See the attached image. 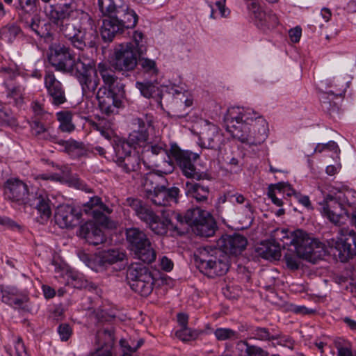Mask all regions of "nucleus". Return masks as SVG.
I'll list each match as a JSON object with an SVG mask.
<instances>
[{
	"instance_id": "obj_51",
	"label": "nucleus",
	"mask_w": 356,
	"mask_h": 356,
	"mask_svg": "<svg viewBox=\"0 0 356 356\" xmlns=\"http://www.w3.org/2000/svg\"><path fill=\"white\" fill-rule=\"evenodd\" d=\"M229 200L232 203H237L238 204H245V209L248 211H251V204L249 200H247L245 197L238 193L231 194L228 193Z\"/></svg>"
},
{
	"instance_id": "obj_8",
	"label": "nucleus",
	"mask_w": 356,
	"mask_h": 356,
	"mask_svg": "<svg viewBox=\"0 0 356 356\" xmlns=\"http://www.w3.org/2000/svg\"><path fill=\"white\" fill-rule=\"evenodd\" d=\"M195 262L200 272L211 277L225 274L229 267L228 255L216 248L201 250Z\"/></svg>"
},
{
	"instance_id": "obj_9",
	"label": "nucleus",
	"mask_w": 356,
	"mask_h": 356,
	"mask_svg": "<svg viewBox=\"0 0 356 356\" xmlns=\"http://www.w3.org/2000/svg\"><path fill=\"white\" fill-rule=\"evenodd\" d=\"M155 172H149L143 179V188L146 195L153 204L157 206L167 207L177 202L179 190L177 187L166 188L164 186L156 184L159 179Z\"/></svg>"
},
{
	"instance_id": "obj_64",
	"label": "nucleus",
	"mask_w": 356,
	"mask_h": 356,
	"mask_svg": "<svg viewBox=\"0 0 356 356\" xmlns=\"http://www.w3.org/2000/svg\"><path fill=\"white\" fill-rule=\"evenodd\" d=\"M31 130L33 134L40 136L46 131V128L42 123L35 121L31 124Z\"/></svg>"
},
{
	"instance_id": "obj_21",
	"label": "nucleus",
	"mask_w": 356,
	"mask_h": 356,
	"mask_svg": "<svg viewBox=\"0 0 356 356\" xmlns=\"http://www.w3.org/2000/svg\"><path fill=\"white\" fill-rule=\"evenodd\" d=\"M247 244L246 238L240 234L223 236L218 241V248L227 255L241 254L245 249Z\"/></svg>"
},
{
	"instance_id": "obj_28",
	"label": "nucleus",
	"mask_w": 356,
	"mask_h": 356,
	"mask_svg": "<svg viewBox=\"0 0 356 356\" xmlns=\"http://www.w3.org/2000/svg\"><path fill=\"white\" fill-rule=\"evenodd\" d=\"M98 70L105 84L104 88L107 86L108 89H124L125 85L118 82V78L114 76L111 70L107 68L105 63H99L98 64Z\"/></svg>"
},
{
	"instance_id": "obj_44",
	"label": "nucleus",
	"mask_w": 356,
	"mask_h": 356,
	"mask_svg": "<svg viewBox=\"0 0 356 356\" xmlns=\"http://www.w3.org/2000/svg\"><path fill=\"white\" fill-rule=\"evenodd\" d=\"M96 129L99 131L101 135L107 140H110L114 135L112 129V123L105 120H100L95 124Z\"/></svg>"
},
{
	"instance_id": "obj_38",
	"label": "nucleus",
	"mask_w": 356,
	"mask_h": 356,
	"mask_svg": "<svg viewBox=\"0 0 356 356\" xmlns=\"http://www.w3.org/2000/svg\"><path fill=\"white\" fill-rule=\"evenodd\" d=\"M16 10L19 16L31 15L36 10L37 0H17Z\"/></svg>"
},
{
	"instance_id": "obj_14",
	"label": "nucleus",
	"mask_w": 356,
	"mask_h": 356,
	"mask_svg": "<svg viewBox=\"0 0 356 356\" xmlns=\"http://www.w3.org/2000/svg\"><path fill=\"white\" fill-rule=\"evenodd\" d=\"M138 56L131 42L121 44L115 49L111 65L118 71H131L137 65Z\"/></svg>"
},
{
	"instance_id": "obj_33",
	"label": "nucleus",
	"mask_w": 356,
	"mask_h": 356,
	"mask_svg": "<svg viewBox=\"0 0 356 356\" xmlns=\"http://www.w3.org/2000/svg\"><path fill=\"white\" fill-rule=\"evenodd\" d=\"M114 149L116 154L117 159H122L124 156L129 155L134 152V145L128 139L127 140L122 139H118L114 145Z\"/></svg>"
},
{
	"instance_id": "obj_10",
	"label": "nucleus",
	"mask_w": 356,
	"mask_h": 356,
	"mask_svg": "<svg viewBox=\"0 0 356 356\" xmlns=\"http://www.w3.org/2000/svg\"><path fill=\"white\" fill-rule=\"evenodd\" d=\"M126 236L131 250L138 259L147 264L155 260V250L145 232L138 228H129L126 230Z\"/></svg>"
},
{
	"instance_id": "obj_22",
	"label": "nucleus",
	"mask_w": 356,
	"mask_h": 356,
	"mask_svg": "<svg viewBox=\"0 0 356 356\" xmlns=\"http://www.w3.org/2000/svg\"><path fill=\"white\" fill-rule=\"evenodd\" d=\"M100 211H105L107 213H111V210L108 207L103 204L100 198L97 196L91 197L84 205V211L91 213L94 219H96L98 222L109 227H116V223L111 221L108 218L102 214Z\"/></svg>"
},
{
	"instance_id": "obj_12",
	"label": "nucleus",
	"mask_w": 356,
	"mask_h": 356,
	"mask_svg": "<svg viewBox=\"0 0 356 356\" xmlns=\"http://www.w3.org/2000/svg\"><path fill=\"white\" fill-rule=\"evenodd\" d=\"M127 279L132 290L141 296H148L153 289L154 278L143 265L131 264L127 269Z\"/></svg>"
},
{
	"instance_id": "obj_59",
	"label": "nucleus",
	"mask_w": 356,
	"mask_h": 356,
	"mask_svg": "<svg viewBox=\"0 0 356 356\" xmlns=\"http://www.w3.org/2000/svg\"><path fill=\"white\" fill-rule=\"evenodd\" d=\"M159 265L161 268L166 272L171 271L174 267L172 261L166 256H163L159 259Z\"/></svg>"
},
{
	"instance_id": "obj_7",
	"label": "nucleus",
	"mask_w": 356,
	"mask_h": 356,
	"mask_svg": "<svg viewBox=\"0 0 356 356\" xmlns=\"http://www.w3.org/2000/svg\"><path fill=\"white\" fill-rule=\"evenodd\" d=\"M129 204L134 209L137 216L145 222L149 228L156 234H165L168 229H175L173 224L175 219L181 224L184 223L183 216L171 210H163L161 216L156 215L154 211L142 204L140 200L133 199L129 200Z\"/></svg>"
},
{
	"instance_id": "obj_45",
	"label": "nucleus",
	"mask_w": 356,
	"mask_h": 356,
	"mask_svg": "<svg viewBox=\"0 0 356 356\" xmlns=\"http://www.w3.org/2000/svg\"><path fill=\"white\" fill-rule=\"evenodd\" d=\"M29 300L27 295L20 292L19 291L17 293V296L13 299H10L6 297L4 299V303L10 305L15 308H20Z\"/></svg>"
},
{
	"instance_id": "obj_5",
	"label": "nucleus",
	"mask_w": 356,
	"mask_h": 356,
	"mask_svg": "<svg viewBox=\"0 0 356 356\" xmlns=\"http://www.w3.org/2000/svg\"><path fill=\"white\" fill-rule=\"evenodd\" d=\"M324 199L319 202L322 216L334 225H339L343 210L356 207V191L343 184L324 185L319 188Z\"/></svg>"
},
{
	"instance_id": "obj_36",
	"label": "nucleus",
	"mask_w": 356,
	"mask_h": 356,
	"mask_svg": "<svg viewBox=\"0 0 356 356\" xmlns=\"http://www.w3.org/2000/svg\"><path fill=\"white\" fill-rule=\"evenodd\" d=\"M19 26L16 24H8L0 29V40L12 43L20 33Z\"/></svg>"
},
{
	"instance_id": "obj_62",
	"label": "nucleus",
	"mask_w": 356,
	"mask_h": 356,
	"mask_svg": "<svg viewBox=\"0 0 356 356\" xmlns=\"http://www.w3.org/2000/svg\"><path fill=\"white\" fill-rule=\"evenodd\" d=\"M145 149H147V152L150 151L151 153L154 155H158L165 152L164 145L163 143L150 145L148 143Z\"/></svg>"
},
{
	"instance_id": "obj_17",
	"label": "nucleus",
	"mask_w": 356,
	"mask_h": 356,
	"mask_svg": "<svg viewBox=\"0 0 356 356\" xmlns=\"http://www.w3.org/2000/svg\"><path fill=\"white\" fill-rule=\"evenodd\" d=\"M81 213L70 204H60L55 211L54 221L62 229H72L80 223Z\"/></svg>"
},
{
	"instance_id": "obj_24",
	"label": "nucleus",
	"mask_w": 356,
	"mask_h": 356,
	"mask_svg": "<svg viewBox=\"0 0 356 356\" xmlns=\"http://www.w3.org/2000/svg\"><path fill=\"white\" fill-rule=\"evenodd\" d=\"M51 200L44 192L36 193L33 195V204L38 213L37 220L40 224H45L51 216Z\"/></svg>"
},
{
	"instance_id": "obj_32",
	"label": "nucleus",
	"mask_w": 356,
	"mask_h": 356,
	"mask_svg": "<svg viewBox=\"0 0 356 356\" xmlns=\"http://www.w3.org/2000/svg\"><path fill=\"white\" fill-rule=\"evenodd\" d=\"M260 16L257 22V26L263 31L270 30L275 28L278 24V17L275 14L264 12H259Z\"/></svg>"
},
{
	"instance_id": "obj_19",
	"label": "nucleus",
	"mask_w": 356,
	"mask_h": 356,
	"mask_svg": "<svg viewBox=\"0 0 356 356\" xmlns=\"http://www.w3.org/2000/svg\"><path fill=\"white\" fill-rule=\"evenodd\" d=\"M99 226L108 229H113L98 222L96 219L95 221H88L81 225L79 229V236L83 238L87 243L93 245H97L103 243L105 240V236Z\"/></svg>"
},
{
	"instance_id": "obj_47",
	"label": "nucleus",
	"mask_w": 356,
	"mask_h": 356,
	"mask_svg": "<svg viewBox=\"0 0 356 356\" xmlns=\"http://www.w3.org/2000/svg\"><path fill=\"white\" fill-rule=\"evenodd\" d=\"M207 1L211 8L210 17L211 18H215L214 14L216 10L215 9L214 6L216 7V9L219 10L222 17H226L227 15L226 13L227 10L225 7V0H207Z\"/></svg>"
},
{
	"instance_id": "obj_31",
	"label": "nucleus",
	"mask_w": 356,
	"mask_h": 356,
	"mask_svg": "<svg viewBox=\"0 0 356 356\" xmlns=\"http://www.w3.org/2000/svg\"><path fill=\"white\" fill-rule=\"evenodd\" d=\"M186 194L187 196L201 202L207 200L209 195V189L207 187L202 186L193 181H187L186 184Z\"/></svg>"
},
{
	"instance_id": "obj_49",
	"label": "nucleus",
	"mask_w": 356,
	"mask_h": 356,
	"mask_svg": "<svg viewBox=\"0 0 356 356\" xmlns=\"http://www.w3.org/2000/svg\"><path fill=\"white\" fill-rule=\"evenodd\" d=\"M214 335L218 340L224 341L236 337V332L229 328H218L214 331Z\"/></svg>"
},
{
	"instance_id": "obj_52",
	"label": "nucleus",
	"mask_w": 356,
	"mask_h": 356,
	"mask_svg": "<svg viewBox=\"0 0 356 356\" xmlns=\"http://www.w3.org/2000/svg\"><path fill=\"white\" fill-rule=\"evenodd\" d=\"M16 120L14 117L10 116L8 113L0 106V127L4 125L15 126Z\"/></svg>"
},
{
	"instance_id": "obj_58",
	"label": "nucleus",
	"mask_w": 356,
	"mask_h": 356,
	"mask_svg": "<svg viewBox=\"0 0 356 356\" xmlns=\"http://www.w3.org/2000/svg\"><path fill=\"white\" fill-rule=\"evenodd\" d=\"M31 177L40 185H42L41 181L57 180L58 179L56 175L47 173L33 174Z\"/></svg>"
},
{
	"instance_id": "obj_26",
	"label": "nucleus",
	"mask_w": 356,
	"mask_h": 356,
	"mask_svg": "<svg viewBox=\"0 0 356 356\" xmlns=\"http://www.w3.org/2000/svg\"><path fill=\"white\" fill-rule=\"evenodd\" d=\"M284 193L290 196L295 194V191L290 185L285 183L270 184L268 188V197L271 200L272 202L277 207H282L283 205L282 200L278 197L277 195L282 196Z\"/></svg>"
},
{
	"instance_id": "obj_40",
	"label": "nucleus",
	"mask_w": 356,
	"mask_h": 356,
	"mask_svg": "<svg viewBox=\"0 0 356 356\" xmlns=\"http://www.w3.org/2000/svg\"><path fill=\"white\" fill-rule=\"evenodd\" d=\"M65 151L72 156H81L83 154L84 149L83 144L75 140L63 141Z\"/></svg>"
},
{
	"instance_id": "obj_4",
	"label": "nucleus",
	"mask_w": 356,
	"mask_h": 356,
	"mask_svg": "<svg viewBox=\"0 0 356 356\" xmlns=\"http://www.w3.org/2000/svg\"><path fill=\"white\" fill-rule=\"evenodd\" d=\"M98 3L101 13L106 17L101 26V35L104 42H112L125 29L136 26L138 16L123 0H99Z\"/></svg>"
},
{
	"instance_id": "obj_57",
	"label": "nucleus",
	"mask_w": 356,
	"mask_h": 356,
	"mask_svg": "<svg viewBox=\"0 0 356 356\" xmlns=\"http://www.w3.org/2000/svg\"><path fill=\"white\" fill-rule=\"evenodd\" d=\"M58 332L62 341H67L72 334V330L67 324H62L58 327Z\"/></svg>"
},
{
	"instance_id": "obj_15",
	"label": "nucleus",
	"mask_w": 356,
	"mask_h": 356,
	"mask_svg": "<svg viewBox=\"0 0 356 356\" xmlns=\"http://www.w3.org/2000/svg\"><path fill=\"white\" fill-rule=\"evenodd\" d=\"M4 193L13 202L24 207L32 206L33 195L26 183L18 178H10L4 184Z\"/></svg>"
},
{
	"instance_id": "obj_29",
	"label": "nucleus",
	"mask_w": 356,
	"mask_h": 356,
	"mask_svg": "<svg viewBox=\"0 0 356 356\" xmlns=\"http://www.w3.org/2000/svg\"><path fill=\"white\" fill-rule=\"evenodd\" d=\"M236 350L238 356H268V353L261 348L251 345L245 340L238 341Z\"/></svg>"
},
{
	"instance_id": "obj_34",
	"label": "nucleus",
	"mask_w": 356,
	"mask_h": 356,
	"mask_svg": "<svg viewBox=\"0 0 356 356\" xmlns=\"http://www.w3.org/2000/svg\"><path fill=\"white\" fill-rule=\"evenodd\" d=\"M57 120L60 122L59 129L63 132H72L75 126L72 122V113L70 111H60L57 113Z\"/></svg>"
},
{
	"instance_id": "obj_60",
	"label": "nucleus",
	"mask_w": 356,
	"mask_h": 356,
	"mask_svg": "<svg viewBox=\"0 0 356 356\" xmlns=\"http://www.w3.org/2000/svg\"><path fill=\"white\" fill-rule=\"evenodd\" d=\"M142 67L149 73L156 74L157 69L156 67L155 62L148 58H144L142 60Z\"/></svg>"
},
{
	"instance_id": "obj_23",
	"label": "nucleus",
	"mask_w": 356,
	"mask_h": 356,
	"mask_svg": "<svg viewBox=\"0 0 356 356\" xmlns=\"http://www.w3.org/2000/svg\"><path fill=\"white\" fill-rule=\"evenodd\" d=\"M132 131L129 134L128 139L134 145V149L137 147L145 148L148 143L147 129L149 124L142 118H136L132 121Z\"/></svg>"
},
{
	"instance_id": "obj_16",
	"label": "nucleus",
	"mask_w": 356,
	"mask_h": 356,
	"mask_svg": "<svg viewBox=\"0 0 356 356\" xmlns=\"http://www.w3.org/2000/svg\"><path fill=\"white\" fill-rule=\"evenodd\" d=\"M168 154L169 156H172L176 160L186 177L193 178L197 175L196 168L192 161L198 159V154L182 151L176 144L171 145Z\"/></svg>"
},
{
	"instance_id": "obj_50",
	"label": "nucleus",
	"mask_w": 356,
	"mask_h": 356,
	"mask_svg": "<svg viewBox=\"0 0 356 356\" xmlns=\"http://www.w3.org/2000/svg\"><path fill=\"white\" fill-rule=\"evenodd\" d=\"M176 336L181 340L186 341L197 337L198 332L196 330H192L188 327H184L177 331Z\"/></svg>"
},
{
	"instance_id": "obj_2",
	"label": "nucleus",
	"mask_w": 356,
	"mask_h": 356,
	"mask_svg": "<svg viewBox=\"0 0 356 356\" xmlns=\"http://www.w3.org/2000/svg\"><path fill=\"white\" fill-rule=\"evenodd\" d=\"M67 3L62 5L63 9H52L47 19L74 47L83 50L86 47L83 32L92 28L93 20L88 13L78 8L76 1Z\"/></svg>"
},
{
	"instance_id": "obj_27",
	"label": "nucleus",
	"mask_w": 356,
	"mask_h": 356,
	"mask_svg": "<svg viewBox=\"0 0 356 356\" xmlns=\"http://www.w3.org/2000/svg\"><path fill=\"white\" fill-rule=\"evenodd\" d=\"M256 251L262 258L277 260L281 256V243L275 241L262 242L256 248Z\"/></svg>"
},
{
	"instance_id": "obj_63",
	"label": "nucleus",
	"mask_w": 356,
	"mask_h": 356,
	"mask_svg": "<svg viewBox=\"0 0 356 356\" xmlns=\"http://www.w3.org/2000/svg\"><path fill=\"white\" fill-rule=\"evenodd\" d=\"M15 355L16 356H29L24 343L20 338L17 339L15 344Z\"/></svg>"
},
{
	"instance_id": "obj_53",
	"label": "nucleus",
	"mask_w": 356,
	"mask_h": 356,
	"mask_svg": "<svg viewBox=\"0 0 356 356\" xmlns=\"http://www.w3.org/2000/svg\"><path fill=\"white\" fill-rule=\"evenodd\" d=\"M44 84L47 89H61L62 84L54 74H47L44 77Z\"/></svg>"
},
{
	"instance_id": "obj_39",
	"label": "nucleus",
	"mask_w": 356,
	"mask_h": 356,
	"mask_svg": "<svg viewBox=\"0 0 356 356\" xmlns=\"http://www.w3.org/2000/svg\"><path fill=\"white\" fill-rule=\"evenodd\" d=\"M134 50L139 56H142L146 52V42L144 40V34L138 31H135L132 35Z\"/></svg>"
},
{
	"instance_id": "obj_20",
	"label": "nucleus",
	"mask_w": 356,
	"mask_h": 356,
	"mask_svg": "<svg viewBox=\"0 0 356 356\" xmlns=\"http://www.w3.org/2000/svg\"><path fill=\"white\" fill-rule=\"evenodd\" d=\"M200 139L202 147L215 150L220 149L226 142L219 127L213 124L205 127Z\"/></svg>"
},
{
	"instance_id": "obj_18",
	"label": "nucleus",
	"mask_w": 356,
	"mask_h": 356,
	"mask_svg": "<svg viewBox=\"0 0 356 356\" xmlns=\"http://www.w3.org/2000/svg\"><path fill=\"white\" fill-rule=\"evenodd\" d=\"M97 98L101 111L106 114L114 112L115 108L122 106L124 90H97Z\"/></svg>"
},
{
	"instance_id": "obj_25",
	"label": "nucleus",
	"mask_w": 356,
	"mask_h": 356,
	"mask_svg": "<svg viewBox=\"0 0 356 356\" xmlns=\"http://www.w3.org/2000/svg\"><path fill=\"white\" fill-rule=\"evenodd\" d=\"M125 257L124 253L118 249H110L99 252L95 257V261L100 267L106 268L108 266L121 261Z\"/></svg>"
},
{
	"instance_id": "obj_13",
	"label": "nucleus",
	"mask_w": 356,
	"mask_h": 356,
	"mask_svg": "<svg viewBox=\"0 0 356 356\" xmlns=\"http://www.w3.org/2000/svg\"><path fill=\"white\" fill-rule=\"evenodd\" d=\"M327 245L338 252L342 262L347 261L356 255V232L348 227L341 228L337 238L328 240Z\"/></svg>"
},
{
	"instance_id": "obj_11",
	"label": "nucleus",
	"mask_w": 356,
	"mask_h": 356,
	"mask_svg": "<svg viewBox=\"0 0 356 356\" xmlns=\"http://www.w3.org/2000/svg\"><path fill=\"white\" fill-rule=\"evenodd\" d=\"M183 218L184 222L189 225L197 235L210 237L215 233L216 222L207 211L195 208L188 210Z\"/></svg>"
},
{
	"instance_id": "obj_46",
	"label": "nucleus",
	"mask_w": 356,
	"mask_h": 356,
	"mask_svg": "<svg viewBox=\"0 0 356 356\" xmlns=\"http://www.w3.org/2000/svg\"><path fill=\"white\" fill-rule=\"evenodd\" d=\"M3 78L6 79L5 86L8 89H16V86L12 84V81L18 76V74L10 68L3 67L0 71Z\"/></svg>"
},
{
	"instance_id": "obj_48",
	"label": "nucleus",
	"mask_w": 356,
	"mask_h": 356,
	"mask_svg": "<svg viewBox=\"0 0 356 356\" xmlns=\"http://www.w3.org/2000/svg\"><path fill=\"white\" fill-rule=\"evenodd\" d=\"M252 338L260 341H270L275 339V337L271 335L268 329L264 327H257L252 332Z\"/></svg>"
},
{
	"instance_id": "obj_6",
	"label": "nucleus",
	"mask_w": 356,
	"mask_h": 356,
	"mask_svg": "<svg viewBox=\"0 0 356 356\" xmlns=\"http://www.w3.org/2000/svg\"><path fill=\"white\" fill-rule=\"evenodd\" d=\"M274 241L285 248L293 245L297 255L302 259L316 263L325 254V245L302 229L289 231L284 228L276 229L273 234Z\"/></svg>"
},
{
	"instance_id": "obj_42",
	"label": "nucleus",
	"mask_w": 356,
	"mask_h": 356,
	"mask_svg": "<svg viewBox=\"0 0 356 356\" xmlns=\"http://www.w3.org/2000/svg\"><path fill=\"white\" fill-rule=\"evenodd\" d=\"M324 152H332L337 159L339 158V147L337 143L333 140H330L327 143H318L316 145L314 149V152L322 153Z\"/></svg>"
},
{
	"instance_id": "obj_55",
	"label": "nucleus",
	"mask_w": 356,
	"mask_h": 356,
	"mask_svg": "<svg viewBox=\"0 0 356 356\" xmlns=\"http://www.w3.org/2000/svg\"><path fill=\"white\" fill-rule=\"evenodd\" d=\"M51 101L53 104L60 105L66 101L63 90H49Z\"/></svg>"
},
{
	"instance_id": "obj_43",
	"label": "nucleus",
	"mask_w": 356,
	"mask_h": 356,
	"mask_svg": "<svg viewBox=\"0 0 356 356\" xmlns=\"http://www.w3.org/2000/svg\"><path fill=\"white\" fill-rule=\"evenodd\" d=\"M28 26L34 31L37 35L41 38H50L51 34L47 31V30H43V28L40 26V19L38 16H34L31 18L30 22H27Z\"/></svg>"
},
{
	"instance_id": "obj_54",
	"label": "nucleus",
	"mask_w": 356,
	"mask_h": 356,
	"mask_svg": "<svg viewBox=\"0 0 356 356\" xmlns=\"http://www.w3.org/2000/svg\"><path fill=\"white\" fill-rule=\"evenodd\" d=\"M19 290L16 288L9 286L0 285V293H1V300L4 302L6 297L10 299H13L15 296H17Z\"/></svg>"
},
{
	"instance_id": "obj_56",
	"label": "nucleus",
	"mask_w": 356,
	"mask_h": 356,
	"mask_svg": "<svg viewBox=\"0 0 356 356\" xmlns=\"http://www.w3.org/2000/svg\"><path fill=\"white\" fill-rule=\"evenodd\" d=\"M299 258L300 257L298 255L297 257L293 254H286L285 255V261L287 267L291 270L298 269L300 266Z\"/></svg>"
},
{
	"instance_id": "obj_3",
	"label": "nucleus",
	"mask_w": 356,
	"mask_h": 356,
	"mask_svg": "<svg viewBox=\"0 0 356 356\" xmlns=\"http://www.w3.org/2000/svg\"><path fill=\"white\" fill-rule=\"evenodd\" d=\"M49 56L50 64L58 71L73 74L76 76L82 89H96L99 83L97 72L93 69V61L86 63L77 60L70 47L61 44H55L51 49Z\"/></svg>"
},
{
	"instance_id": "obj_35",
	"label": "nucleus",
	"mask_w": 356,
	"mask_h": 356,
	"mask_svg": "<svg viewBox=\"0 0 356 356\" xmlns=\"http://www.w3.org/2000/svg\"><path fill=\"white\" fill-rule=\"evenodd\" d=\"M96 339L98 345L108 348L114 341L113 330L110 327L99 330L97 333Z\"/></svg>"
},
{
	"instance_id": "obj_61",
	"label": "nucleus",
	"mask_w": 356,
	"mask_h": 356,
	"mask_svg": "<svg viewBox=\"0 0 356 356\" xmlns=\"http://www.w3.org/2000/svg\"><path fill=\"white\" fill-rule=\"evenodd\" d=\"M70 183L71 186H74L77 189L85 191L88 193L91 192L90 188H89L82 180L77 177L72 178Z\"/></svg>"
},
{
	"instance_id": "obj_37",
	"label": "nucleus",
	"mask_w": 356,
	"mask_h": 356,
	"mask_svg": "<svg viewBox=\"0 0 356 356\" xmlns=\"http://www.w3.org/2000/svg\"><path fill=\"white\" fill-rule=\"evenodd\" d=\"M334 345L337 350V356H355L353 346L348 341L337 339L334 341Z\"/></svg>"
},
{
	"instance_id": "obj_41",
	"label": "nucleus",
	"mask_w": 356,
	"mask_h": 356,
	"mask_svg": "<svg viewBox=\"0 0 356 356\" xmlns=\"http://www.w3.org/2000/svg\"><path fill=\"white\" fill-rule=\"evenodd\" d=\"M143 342V340L140 339L138 341L137 344L134 345V341L131 339H121L120 344L123 352L122 356H131V354L140 348Z\"/></svg>"
},
{
	"instance_id": "obj_30",
	"label": "nucleus",
	"mask_w": 356,
	"mask_h": 356,
	"mask_svg": "<svg viewBox=\"0 0 356 356\" xmlns=\"http://www.w3.org/2000/svg\"><path fill=\"white\" fill-rule=\"evenodd\" d=\"M141 159L139 152L134 150V152L129 155L124 156L122 159H117L116 163L123 170L129 172L136 171L139 168Z\"/></svg>"
},
{
	"instance_id": "obj_1",
	"label": "nucleus",
	"mask_w": 356,
	"mask_h": 356,
	"mask_svg": "<svg viewBox=\"0 0 356 356\" xmlns=\"http://www.w3.org/2000/svg\"><path fill=\"white\" fill-rule=\"evenodd\" d=\"M224 120L232 137L249 147L260 145L268 136V122L251 108L229 107Z\"/></svg>"
}]
</instances>
